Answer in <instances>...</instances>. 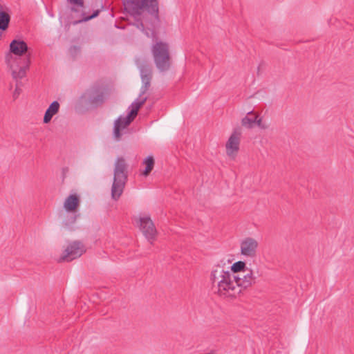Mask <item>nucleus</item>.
<instances>
[{"label": "nucleus", "instance_id": "obj_10", "mask_svg": "<svg viewBox=\"0 0 354 354\" xmlns=\"http://www.w3.org/2000/svg\"><path fill=\"white\" fill-rule=\"evenodd\" d=\"M136 64L140 71L141 80L152 79V68L146 59L140 57L137 58L136 59Z\"/></svg>", "mask_w": 354, "mask_h": 354}, {"label": "nucleus", "instance_id": "obj_4", "mask_svg": "<svg viewBox=\"0 0 354 354\" xmlns=\"http://www.w3.org/2000/svg\"><path fill=\"white\" fill-rule=\"evenodd\" d=\"M151 52L157 68L161 72L168 71L170 67L169 45L162 41L156 42L152 46Z\"/></svg>", "mask_w": 354, "mask_h": 354}, {"label": "nucleus", "instance_id": "obj_17", "mask_svg": "<svg viewBox=\"0 0 354 354\" xmlns=\"http://www.w3.org/2000/svg\"><path fill=\"white\" fill-rule=\"evenodd\" d=\"M144 165H145V169L143 171L142 174L145 176H147L149 175L151 171L153 170L155 161L153 158V156H148L142 162Z\"/></svg>", "mask_w": 354, "mask_h": 354}, {"label": "nucleus", "instance_id": "obj_14", "mask_svg": "<svg viewBox=\"0 0 354 354\" xmlns=\"http://www.w3.org/2000/svg\"><path fill=\"white\" fill-rule=\"evenodd\" d=\"M59 104L57 101L53 102L45 112L44 117V123L48 124L50 122L52 118L58 113Z\"/></svg>", "mask_w": 354, "mask_h": 354}, {"label": "nucleus", "instance_id": "obj_1", "mask_svg": "<svg viewBox=\"0 0 354 354\" xmlns=\"http://www.w3.org/2000/svg\"><path fill=\"white\" fill-rule=\"evenodd\" d=\"M221 263L223 266L218 265L211 274L214 291L220 296L236 297L243 290V279L225 271L223 267L226 263L224 259L221 261Z\"/></svg>", "mask_w": 354, "mask_h": 354}, {"label": "nucleus", "instance_id": "obj_19", "mask_svg": "<svg viewBox=\"0 0 354 354\" xmlns=\"http://www.w3.org/2000/svg\"><path fill=\"white\" fill-rule=\"evenodd\" d=\"M67 3L71 6V11L77 12L84 7V0H66Z\"/></svg>", "mask_w": 354, "mask_h": 354}, {"label": "nucleus", "instance_id": "obj_23", "mask_svg": "<svg viewBox=\"0 0 354 354\" xmlns=\"http://www.w3.org/2000/svg\"><path fill=\"white\" fill-rule=\"evenodd\" d=\"M99 13H100V10H97L94 11L93 13L91 15H90V16H86L85 14L83 12L82 13V19L78 20L76 23L87 21H88L90 19H92L96 17L99 15Z\"/></svg>", "mask_w": 354, "mask_h": 354}, {"label": "nucleus", "instance_id": "obj_27", "mask_svg": "<svg viewBox=\"0 0 354 354\" xmlns=\"http://www.w3.org/2000/svg\"><path fill=\"white\" fill-rule=\"evenodd\" d=\"M20 93V89H19L18 88H16L15 92H14V94H13V96L15 98H17L18 97V95H19Z\"/></svg>", "mask_w": 354, "mask_h": 354}, {"label": "nucleus", "instance_id": "obj_20", "mask_svg": "<svg viewBox=\"0 0 354 354\" xmlns=\"http://www.w3.org/2000/svg\"><path fill=\"white\" fill-rule=\"evenodd\" d=\"M151 81V79L149 78L142 80V86L140 88V97H141L142 95H145L147 93L149 88L150 87Z\"/></svg>", "mask_w": 354, "mask_h": 354}, {"label": "nucleus", "instance_id": "obj_11", "mask_svg": "<svg viewBox=\"0 0 354 354\" xmlns=\"http://www.w3.org/2000/svg\"><path fill=\"white\" fill-rule=\"evenodd\" d=\"M130 113L125 117L120 116L114 122V128H113V136L116 140H119L121 138L120 131L122 129H125L127 126H129L131 122H128V119H130Z\"/></svg>", "mask_w": 354, "mask_h": 354}, {"label": "nucleus", "instance_id": "obj_13", "mask_svg": "<svg viewBox=\"0 0 354 354\" xmlns=\"http://www.w3.org/2000/svg\"><path fill=\"white\" fill-rule=\"evenodd\" d=\"M257 127L259 128H263L261 124V119L253 111H247V114L245 115V127L252 128Z\"/></svg>", "mask_w": 354, "mask_h": 354}, {"label": "nucleus", "instance_id": "obj_26", "mask_svg": "<svg viewBox=\"0 0 354 354\" xmlns=\"http://www.w3.org/2000/svg\"><path fill=\"white\" fill-rule=\"evenodd\" d=\"M136 26L138 29L141 30L142 31L145 30L144 24L142 21H138L136 23Z\"/></svg>", "mask_w": 354, "mask_h": 354}, {"label": "nucleus", "instance_id": "obj_25", "mask_svg": "<svg viewBox=\"0 0 354 354\" xmlns=\"http://www.w3.org/2000/svg\"><path fill=\"white\" fill-rule=\"evenodd\" d=\"M70 222H67V221H64V225L66 226V227H68L69 226V224H73L76 221V216H71L70 219H69Z\"/></svg>", "mask_w": 354, "mask_h": 354}, {"label": "nucleus", "instance_id": "obj_18", "mask_svg": "<svg viewBox=\"0 0 354 354\" xmlns=\"http://www.w3.org/2000/svg\"><path fill=\"white\" fill-rule=\"evenodd\" d=\"M255 279L252 270L246 268V263L245 262V288L254 283Z\"/></svg>", "mask_w": 354, "mask_h": 354}, {"label": "nucleus", "instance_id": "obj_24", "mask_svg": "<svg viewBox=\"0 0 354 354\" xmlns=\"http://www.w3.org/2000/svg\"><path fill=\"white\" fill-rule=\"evenodd\" d=\"M80 48L77 46H73L70 48V52L73 55L80 53Z\"/></svg>", "mask_w": 354, "mask_h": 354}, {"label": "nucleus", "instance_id": "obj_28", "mask_svg": "<svg viewBox=\"0 0 354 354\" xmlns=\"http://www.w3.org/2000/svg\"><path fill=\"white\" fill-rule=\"evenodd\" d=\"M233 259L231 257H227V259H226V262L227 264H231L232 262L233 261Z\"/></svg>", "mask_w": 354, "mask_h": 354}, {"label": "nucleus", "instance_id": "obj_6", "mask_svg": "<svg viewBox=\"0 0 354 354\" xmlns=\"http://www.w3.org/2000/svg\"><path fill=\"white\" fill-rule=\"evenodd\" d=\"M241 133L240 128L235 129L225 144L226 153L231 158H234L239 150Z\"/></svg>", "mask_w": 354, "mask_h": 354}, {"label": "nucleus", "instance_id": "obj_21", "mask_svg": "<svg viewBox=\"0 0 354 354\" xmlns=\"http://www.w3.org/2000/svg\"><path fill=\"white\" fill-rule=\"evenodd\" d=\"M28 67V65H27L26 67H21L18 71H12V77L14 79H21L23 78L26 75V68Z\"/></svg>", "mask_w": 354, "mask_h": 354}, {"label": "nucleus", "instance_id": "obj_2", "mask_svg": "<svg viewBox=\"0 0 354 354\" xmlns=\"http://www.w3.org/2000/svg\"><path fill=\"white\" fill-rule=\"evenodd\" d=\"M127 164L123 157H118L114 164L111 197L118 200L122 195L128 178Z\"/></svg>", "mask_w": 354, "mask_h": 354}, {"label": "nucleus", "instance_id": "obj_3", "mask_svg": "<svg viewBox=\"0 0 354 354\" xmlns=\"http://www.w3.org/2000/svg\"><path fill=\"white\" fill-rule=\"evenodd\" d=\"M125 10L132 14L140 15V11L145 9L147 12L154 17L159 22L158 0H122Z\"/></svg>", "mask_w": 354, "mask_h": 354}, {"label": "nucleus", "instance_id": "obj_8", "mask_svg": "<svg viewBox=\"0 0 354 354\" xmlns=\"http://www.w3.org/2000/svg\"><path fill=\"white\" fill-rule=\"evenodd\" d=\"M28 50V45L24 41L20 39L12 40L10 44V53L6 56V63L12 67L10 64V60L12 59L11 53L17 56H22L27 53Z\"/></svg>", "mask_w": 354, "mask_h": 354}, {"label": "nucleus", "instance_id": "obj_16", "mask_svg": "<svg viewBox=\"0 0 354 354\" xmlns=\"http://www.w3.org/2000/svg\"><path fill=\"white\" fill-rule=\"evenodd\" d=\"M80 204V200L76 194H71L64 202V207L67 211L75 210Z\"/></svg>", "mask_w": 354, "mask_h": 354}, {"label": "nucleus", "instance_id": "obj_31", "mask_svg": "<svg viewBox=\"0 0 354 354\" xmlns=\"http://www.w3.org/2000/svg\"><path fill=\"white\" fill-rule=\"evenodd\" d=\"M68 171V169L66 167L64 168L62 170L64 174H65Z\"/></svg>", "mask_w": 354, "mask_h": 354}, {"label": "nucleus", "instance_id": "obj_12", "mask_svg": "<svg viewBox=\"0 0 354 354\" xmlns=\"http://www.w3.org/2000/svg\"><path fill=\"white\" fill-rule=\"evenodd\" d=\"M259 242L252 237L245 238V257L255 258Z\"/></svg>", "mask_w": 354, "mask_h": 354}, {"label": "nucleus", "instance_id": "obj_30", "mask_svg": "<svg viewBox=\"0 0 354 354\" xmlns=\"http://www.w3.org/2000/svg\"><path fill=\"white\" fill-rule=\"evenodd\" d=\"M240 250H241V254H243V241H242L241 243Z\"/></svg>", "mask_w": 354, "mask_h": 354}, {"label": "nucleus", "instance_id": "obj_29", "mask_svg": "<svg viewBox=\"0 0 354 354\" xmlns=\"http://www.w3.org/2000/svg\"><path fill=\"white\" fill-rule=\"evenodd\" d=\"M266 337H267V339H268L269 342L274 340V339H272V336H270L269 334L266 335Z\"/></svg>", "mask_w": 354, "mask_h": 354}, {"label": "nucleus", "instance_id": "obj_15", "mask_svg": "<svg viewBox=\"0 0 354 354\" xmlns=\"http://www.w3.org/2000/svg\"><path fill=\"white\" fill-rule=\"evenodd\" d=\"M147 97H145L142 99H137L131 105V111L129 112L130 113V117L131 118L130 119H128V122H132L134 118L136 117V115H138V111L139 109L142 106V105L145 103V102L147 101Z\"/></svg>", "mask_w": 354, "mask_h": 354}, {"label": "nucleus", "instance_id": "obj_7", "mask_svg": "<svg viewBox=\"0 0 354 354\" xmlns=\"http://www.w3.org/2000/svg\"><path fill=\"white\" fill-rule=\"evenodd\" d=\"M138 224L144 236L151 243L152 241L156 239L157 234L156 229L151 219L148 216L140 217Z\"/></svg>", "mask_w": 354, "mask_h": 354}, {"label": "nucleus", "instance_id": "obj_9", "mask_svg": "<svg viewBox=\"0 0 354 354\" xmlns=\"http://www.w3.org/2000/svg\"><path fill=\"white\" fill-rule=\"evenodd\" d=\"M90 104L95 106L102 104L104 102V91L100 86L92 87L84 94Z\"/></svg>", "mask_w": 354, "mask_h": 354}, {"label": "nucleus", "instance_id": "obj_22", "mask_svg": "<svg viewBox=\"0 0 354 354\" xmlns=\"http://www.w3.org/2000/svg\"><path fill=\"white\" fill-rule=\"evenodd\" d=\"M231 270L235 274L238 272L243 271V261H239L231 266Z\"/></svg>", "mask_w": 354, "mask_h": 354}, {"label": "nucleus", "instance_id": "obj_5", "mask_svg": "<svg viewBox=\"0 0 354 354\" xmlns=\"http://www.w3.org/2000/svg\"><path fill=\"white\" fill-rule=\"evenodd\" d=\"M86 252L83 243L79 241L71 242L63 252L59 258V261L70 262L81 257Z\"/></svg>", "mask_w": 354, "mask_h": 354}]
</instances>
